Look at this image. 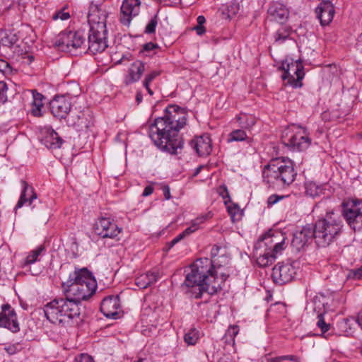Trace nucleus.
Here are the masks:
<instances>
[{"label": "nucleus", "mask_w": 362, "mask_h": 362, "mask_svg": "<svg viewBox=\"0 0 362 362\" xmlns=\"http://www.w3.org/2000/svg\"><path fill=\"white\" fill-rule=\"evenodd\" d=\"M65 298L54 299L45 305L44 313L47 319L55 325H64L80 315L78 304L87 300L97 288L96 281L86 268L75 270L62 284Z\"/></svg>", "instance_id": "1"}, {"label": "nucleus", "mask_w": 362, "mask_h": 362, "mask_svg": "<svg viewBox=\"0 0 362 362\" xmlns=\"http://www.w3.org/2000/svg\"><path fill=\"white\" fill-rule=\"evenodd\" d=\"M187 112L176 105L168 106L163 117L156 118L149 126V136L160 149L177 154L182 149L183 141L180 130L187 122Z\"/></svg>", "instance_id": "2"}, {"label": "nucleus", "mask_w": 362, "mask_h": 362, "mask_svg": "<svg viewBox=\"0 0 362 362\" xmlns=\"http://www.w3.org/2000/svg\"><path fill=\"white\" fill-rule=\"evenodd\" d=\"M214 262L216 263L215 260ZM211 264L213 262H210L209 258L197 259L191 265L190 272L182 284V288H191L190 292L196 298H201L204 293L213 295L221 288V284L216 281L217 272L209 268Z\"/></svg>", "instance_id": "3"}, {"label": "nucleus", "mask_w": 362, "mask_h": 362, "mask_svg": "<svg viewBox=\"0 0 362 362\" xmlns=\"http://www.w3.org/2000/svg\"><path fill=\"white\" fill-rule=\"evenodd\" d=\"M296 175L293 162L284 157L272 159L262 171L264 182L274 189L290 185L294 182Z\"/></svg>", "instance_id": "4"}, {"label": "nucleus", "mask_w": 362, "mask_h": 362, "mask_svg": "<svg viewBox=\"0 0 362 362\" xmlns=\"http://www.w3.org/2000/svg\"><path fill=\"white\" fill-rule=\"evenodd\" d=\"M343 222L334 212L327 213L325 217L311 224L314 240L318 247H325L337 241L343 232Z\"/></svg>", "instance_id": "5"}, {"label": "nucleus", "mask_w": 362, "mask_h": 362, "mask_svg": "<svg viewBox=\"0 0 362 362\" xmlns=\"http://www.w3.org/2000/svg\"><path fill=\"white\" fill-rule=\"evenodd\" d=\"M50 109L52 115L59 119H64L68 116L67 123L70 126H74L79 129L88 128V125L86 122V118L83 112L79 115L74 114L73 112L69 115L71 110V103L64 96H56L50 102Z\"/></svg>", "instance_id": "6"}, {"label": "nucleus", "mask_w": 362, "mask_h": 362, "mask_svg": "<svg viewBox=\"0 0 362 362\" xmlns=\"http://www.w3.org/2000/svg\"><path fill=\"white\" fill-rule=\"evenodd\" d=\"M281 141L285 146L298 151L307 149L311 144L306 129L295 124L283 132Z\"/></svg>", "instance_id": "7"}, {"label": "nucleus", "mask_w": 362, "mask_h": 362, "mask_svg": "<svg viewBox=\"0 0 362 362\" xmlns=\"http://www.w3.org/2000/svg\"><path fill=\"white\" fill-rule=\"evenodd\" d=\"M343 215L353 230H360L362 228V201L350 199L344 202Z\"/></svg>", "instance_id": "8"}, {"label": "nucleus", "mask_w": 362, "mask_h": 362, "mask_svg": "<svg viewBox=\"0 0 362 362\" xmlns=\"http://www.w3.org/2000/svg\"><path fill=\"white\" fill-rule=\"evenodd\" d=\"M274 245L272 250L265 253L259 252V257L257 258V263L259 267H265L273 263L276 255L285 248V238L280 232H270Z\"/></svg>", "instance_id": "9"}, {"label": "nucleus", "mask_w": 362, "mask_h": 362, "mask_svg": "<svg viewBox=\"0 0 362 362\" xmlns=\"http://www.w3.org/2000/svg\"><path fill=\"white\" fill-rule=\"evenodd\" d=\"M85 37L80 32L64 30L60 33L54 40V45L64 52H71L72 49L81 47Z\"/></svg>", "instance_id": "10"}, {"label": "nucleus", "mask_w": 362, "mask_h": 362, "mask_svg": "<svg viewBox=\"0 0 362 362\" xmlns=\"http://www.w3.org/2000/svg\"><path fill=\"white\" fill-rule=\"evenodd\" d=\"M21 185L23 189L16 209L21 208L25 204L28 203L31 206V210L34 214H40L45 209V206L37 200V194L35 192L33 187L30 186L25 180L21 181Z\"/></svg>", "instance_id": "11"}, {"label": "nucleus", "mask_w": 362, "mask_h": 362, "mask_svg": "<svg viewBox=\"0 0 362 362\" xmlns=\"http://www.w3.org/2000/svg\"><path fill=\"white\" fill-rule=\"evenodd\" d=\"M108 13L102 5L91 4L88 15L90 31L107 32L106 20Z\"/></svg>", "instance_id": "12"}, {"label": "nucleus", "mask_w": 362, "mask_h": 362, "mask_svg": "<svg viewBox=\"0 0 362 362\" xmlns=\"http://www.w3.org/2000/svg\"><path fill=\"white\" fill-rule=\"evenodd\" d=\"M284 73L282 75L284 81L287 80V83L293 88H300L303 86L301 80L304 76L303 67L298 61L287 64L286 67L283 64Z\"/></svg>", "instance_id": "13"}, {"label": "nucleus", "mask_w": 362, "mask_h": 362, "mask_svg": "<svg viewBox=\"0 0 362 362\" xmlns=\"http://www.w3.org/2000/svg\"><path fill=\"white\" fill-rule=\"evenodd\" d=\"M295 274L296 269L291 263H278L272 269V278L279 284L291 281Z\"/></svg>", "instance_id": "14"}, {"label": "nucleus", "mask_w": 362, "mask_h": 362, "mask_svg": "<svg viewBox=\"0 0 362 362\" xmlns=\"http://www.w3.org/2000/svg\"><path fill=\"white\" fill-rule=\"evenodd\" d=\"M1 309L0 327L7 328L14 333L18 332L20 327L14 309L9 304L3 305Z\"/></svg>", "instance_id": "15"}, {"label": "nucleus", "mask_w": 362, "mask_h": 362, "mask_svg": "<svg viewBox=\"0 0 362 362\" xmlns=\"http://www.w3.org/2000/svg\"><path fill=\"white\" fill-rule=\"evenodd\" d=\"M107 32L90 31L88 35V51L93 54L103 52L107 47Z\"/></svg>", "instance_id": "16"}, {"label": "nucleus", "mask_w": 362, "mask_h": 362, "mask_svg": "<svg viewBox=\"0 0 362 362\" xmlns=\"http://www.w3.org/2000/svg\"><path fill=\"white\" fill-rule=\"evenodd\" d=\"M313 240L314 235L311 224H307L300 230L296 231L293 234L291 245L297 250H300Z\"/></svg>", "instance_id": "17"}, {"label": "nucleus", "mask_w": 362, "mask_h": 362, "mask_svg": "<svg viewBox=\"0 0 362 362\" xmlns=\"http://www.w3.org/2000/svg\"><path fill=\"white\" fill-rule=\"evenodd\" d=\"M119 310L120 303L118 296L106 297L101 302L100 311L107 318H117L119 314Z\"/></svg>", "instance_id": "18"}, {"label": "nucleus", "mask_w": 362, "mask_h": 362, "mask_svg": "<svg viewBox=\"0 0 362 362\" xmlns=\"http://www.w3.org/2000/svg\"><path fill=\"white\" fill-rule=\"evenodd\" d=\"M141 2L139 0H124L121 6V22L128 25L133 16H136L140 11Z\"/></svg>", "instance_id": "19"}, {"label": "nucleus", "mask_w": 362, "mask_h": 362, "mask_svg": "<svg viewBox=\"0 0 362 362\" xmlns=\"http://www.w3.org/2000/svg\"><path fill=\"white\" fill-rule=\"evenodd\" d=\"M267 13L272 21H276L280 24L286 22L289 16V10L287 6L279 1L272 2Z\"/></svg>", "instance_id": "20"}, {"label": "nucleus", "mask_w": 362, "mask_h": 362, "mask_svg": "<svg viewBox=\"0 0 362 362\" xmlns=\"http://www.w3.org/2000/svg\"><path fill=\"white\" fill-rule=\"evenodd\" d=\"M316 14L322 25H329L334 15V7L330 0H323L316 8Z\"/></svg>", "instance_id": "21"}, {"label": "nucleus", "mask_w": 362, "mask_h": 362, "mask_svg": "<svg viewBox=\"0 0 362 362\" xmlns=\"http://www.w3.org/2000/svg\"><path fill=\"white\" fill-rule=\"evenodd\" d=\"M146 64L140 60L134 62L128 69L124 83L126 86L135 83L141 78L145 71Z\"/></svg>", "instance_id": "22"}, {"label": "nucleus", "mask_w": 362, "mask_h": 362, "mask_svg": "<svg viewBox=\"0 0 362 362\" xmlns=\"http://www.w3.org/2000/svg\"><path fill=\"white\" fill-rule=\"evenodd\" d=\"M190 145L199 156L209 155L212 149L211 139L208 135H203L195 138L191 141Z\"/></svg>", "instance_id": "23"}, {"label": "nucleus", "mask_w": 362, "mask_h": 362, "mask_svg": "<svg viewBox=\"0 0 362 362\" xmlns=\"http://www.w3.org/2000/svg\"><path fill=\"white\" fill-rule=\"evenodd\" d=\"M270 245H274V243L272 238L270 237V232H269L264 235L255 245V252L257 258L259 257V252L265 253L272 250V247Z\"/></svg>", "instance_id": "24"}, {"label": "nucleus", "mask_w": 362, "mask_h": 362, "mask_svg": "<svg viewBox=\"0 0 362 362\" xmlns=\"http://www.w3.org/2000/svg\"><path fill=\"white\" fill-rule=\"evenodd\" d=\"M42 141L47 148L52 149L60 148L63 142L58 134L53 129H50L47 132Z\"/></svg>", "instance_id": "25"}, {"label": "nucleus", "mask_w": 362, "mask_h": 362, "mask_svg": "<svg viewBox=\"0 0 362 362\" xmlns=\"http://www.w3.org/2000/svg\"><path fill=\"white\" fill-rule=\"evenodd\" d=\"M32 93L33 100L31 103L30 112L33 116L40 117L42 115V109L44 106L42 102L44 96L36 90H33Z\"/></svg>", "instance_id": "26"}, {"label": "nucleus", "mask_w": 362, "mask_h": 362, "mask_svg": "<svg viewBox=\"0 0 362 362\" xmlns=\"http://www.w3.org/2000/svg\"><path fill=\"white\" fill-rule=\"evenodd\" d=\"M158 276L155 272L143 274L136 279V285L141 289H144L157 281Z\"/></svg>", "instance_id": "27"}, {"label": "nucleus", "mask_w": 362, "mask_h": 362, "mask_svg": "<svg viewBox=\"0 0 362 362\" xmlns=\"http://www.w3.org/2000/svg\"><path fill=\"white\" fill-rule=\"evenodd\" d=\"M1 42L4 46L11 47L19 40L20 36L18 32L14 30H4L0 35Z\"/></svg>", "instance_id": "28"}, {"label": "nucleus", "mask_w": 362, "mask_h": 362, "mask_svg": "<svg viewBox=\"0 0 362 362\" xmlns=\"http://www.w3.org/2000/svg\"><path fill=\"white\" fill-rule=\"evenodd\" d=\"M221 249V247L218 245H214L211 251V259H209L210 262H214V260L216 263H214L210 264V267L213 271L217 267L219 268L221 264H226L228 263V258L224 255L218 256L219 250Z\"/></svg>", "instance_id": "29"}, {"label": "nucleus", "mask_w": 362, "mask_h": 362, "mask_svg": "<svg viewBox=\"0 0 362 362\" xmlns=\"http://www.w3.org/2000/svg\"><path fill=\"white\" fill-rule=\"evenodd\" d=\"M116 224L110 221L109 218H102L95 224V231L100 235V233H106L108 230L115 231Z\"/></svg>", "instance_id": "30"}, {"label": "nucleus", "mask_w": 362, "mask_h": 362, "mask_svg": "<svg viewBox=\"0 0 362 362\" xmlns=\"http://www.w3.org/2000/svg\"><path fill=\"white\" fill-rule=\"evenodd\" d=\"M236 119L239 122L240 127L244 129H250L256 123L254 117L246 115H240L236 117Z\"/></svg>", "instance_id": "31"}, {"label": "nucleus", "mask_w": 362, "mask_h": 362, "mask_svg": "<svg viewBox=\"0 0 362 362\" xmlns=\"http://www.w3.org/2000/svg\"><path fill=\"white\" fill-rule=\"evenodd\" d=\"M45 250V247L42 245L39 246L35 250H32L30 254L25 258L23 266H28L35 263L38 259V257Z\"/></svg>", "instance_id": "32"}, {"label": "nucleus", "mask_w": 362, "mask_h": 362, "mask_svg": "<svg viewBox=\"0 0 362 362\" xmlns=\"http://www.w3.org/2000/svg\"><path fill=\"white\" fill-rule=\"evenodd\" d=\"M247 139V134L244 129H239L232 131L228 135V141H243Z\"/></svg>", "instance_id": "33"}, {"label": "nucleus", "mask_w": 362, "mask_h": 362, "mask_svg": "<svg viewBox=\"0 0 362 362\" xmlns=\"http://www.w3.org/2000/svg\"><path fill=\"white\" fill-rule=\"evenodd\" d=\"M225 204L227 205V211L230 216L232 221L234 222L236 220L240 219L241 217V212L238 204H228L227 202H225Z\"/></svg>", "instance_id": "34"}, {"label": "nucleus", "mask_w": 362, "mask_h": 362, "mask_svg": "<svg viewBox=\"0 0 362 362\" xmlns=\"http://www.w3.org/2000/svg\"><path fill=\"white\" fill-rule=\"evenodd\" d=\"M206 218V216H200L197 218L195 220L193 221L192 225L187 228L183 232L182 235L185 236V238L194 231H196L199 228V225L203 223Z\"/></svg>", "instance_id": "35"}, {"label": "nucleus", "mask_w": 362, "mask_h": 362, "mask_svg": "<svg viewBox=\"0 0 362 362\" xmlns=\"http://www.w3.org/2000/svg\"><path fill=\"white\" fill-rule=\"evenodd\" d=\"M305 189L306 194L312 197L318 196L320 192V187L312 181H308L305 183Z\"/></svg>", "instance_id": "36"}, {"label": "nucleus", "mask_w": 362, "mask_h": 362, "mask_svg": "<svg viewBox=\"0 0 362 362\" xmlns=\"http://www.w3.org/2000/svg\"><path fill=\"white\" fill-rule=\"evenodd\" d=\"M199 339V332L195 329H190L184 336V340L188 345H194Z\"/></svg>", "instance_id": "37"}, {"label": "nucleus", "mask_w": 362, "mask_h": 362, "mask_svg": "<svg viewBox=\"0 0 362 362\" xmlns=\"http://www.w3.org/2000/svg\"><path fill=\"white\" fill-rule=\"evenodd\" d=\"M68 7L66 6H64L62 8L57 11L52 16L53 21H66L70 18L71 15L69 11H66Z\"/></svg>", "instance_id": "38"}, {"label": "nucleus", "mask_w": 362, "mask_h": 362, "mask_svg": "<svg viewBox=\"0 0 362 362\" xmlns=\"http://www.w3.org/2000/svg\"><path fill=\"white\" fill-rule=\"evenodd\" d=\"M239 332V328L237 325H231L228 327L227 329L226 334H225V338L226 341L228 342V338H230V339L234 343V338Z\"/></svg>", "instance_id": "39"}, {"label": "nucleus", "mask_w": 362, "mask_h": 362, "mask_svg": "<svg viewBox=\"0 0 362 362\" xmlns=\"http://www.w3.org/2000/svg\"><path fill=\"white\" fill-rule=\"evenodd\" d=\"M317 326L321 329L323 333H325L329 329L330 325L327 323L324 318V314H319L317 315Z\"/></svg>", "instance_id": "40"}, {"label": "nucleus", "mask_w": 362, "mask_h": 362, "mask_svg": "<svg viewBox=\"0 0 362 362\" xmlns=\"http://www.w3.org/2000/svg\"><path fill=\"white\" fill-rule=\"evenodd\" d=\"M7 84L3 81H0V104H4L7 101Z\"/></svg>", "instance_id": "41"}, {"label": "nucleus", "mask_w": 362, "mask_h": 362, "mask_svg": "<svg viewBox=\"0 0 362 362\" xmlns=\"http://www.w3.org/2000/svg\"><path fill=\"white\" fill-rule=\"evenodd\" d=\"M158 24V16L156 15L151 19L145 28V33L147 34L153 33Z\"/></svg>", "instance_id": "42"}, {"label": "nucleus", "mask_w": 362, "mask_h": 362, "mask_svg": "<svg viewBox=\"0 0 362 362\" xmlns=\"http://www.w3.org/2000/svg\"><path fill=\"white\" fill-rule=\"evenodd\" d=\"M346 276L348 279L355 280L362 279V267L349 270Z\"/></svg>", "instance_id": "43"}, {"label": "nucleus", "mask_w": 362, "mask_h": 362, "mask_svg": "<svg viewBox=\"0 0 362 362\" xmlns=\"http://www.w3.org/2000/svg\"><path fill=\"white\" fill-rule=\"evenodd\" d=\"M115 230H116L115 231H112L110 230H108L106 233L100 232V236L102 237L103 238H115L121 233V228H119L117 225H116Z\"/></svg>", "instance_id": "44"}, {"label": "nucleus", "mask_w": 362, "mask_h": 362, "mask_svg": "<svg viewBox=\"0 0 362 362\" xmlns=\"http://www.w3.org/2000/svg\"><path fill=\"white\" fill-rule=\"evenodd\" d=\"M160 74V72L158 71H153L148 74H147L143 82L144 86H148V85H150L151 82L158 76H159Z\"/></svg>", "instance_id": "45"}, {"label": "nucleus", "mask_w": 362, "mask_h": 362, "mask_svg": "<svg viewBox=\"0 0 362 362\" xmlns=\"http://www.w3.org/2000/svg\"><path fill=\"white\" fill-rule=\"evenodd\" d=\"M288 196H281L278 194H272L267 199L268 206H272L276 204L279 201L287 197Z\"/></svg>", "instance_id": "46"}, {"label": "nucleus", "mask_w": 362, "mask_h": 362, "mask_svg": "<svg viewBox=\"0 0 362 362\" xmlns=\"http://www.w3.org/2000/svg\"><path fill=\"white\" fill-rule=\"evenodd\" d=\"M76 362H94L93 358L86 354H82L75 358Z\"/></svg>", "instance_id": "47"}, {"label": "nucleus", "mask_w": 362, "mask_h": 362, "mask_svg": "<svg viewBox=\"0 0 362 362\" xmlns=\"http://www.w3.org/2000/svg\"><path fill=\"white\" fill-rule=\"evenodd\" d=\"M289 33L288 31L284 30V33L280 32V30H278L276 33L275 34V40L276 42L281 40L284 41L288 37Z\"/></svg>", "instance_id": "48"}, {"label": "nucleus", "mask_w": 362, "mask_h": 362, "mask_svg": "<svg viewBox=\"0 0 362 362\" xmlns=\"http://www.w3.org/2000/svg\"><path fill=\"white\" fill-rule=\"evenodd\" d=\"M158 47V45L153 42H148L143 47V51L149 52Z\"/></svg>", "instance_id": "49"}, {"label": "nucleus", "mask_w": 362, "mask_h": 362, "mask_svg": "<svg viewBox=\"0 0 362 362\" xmlns=\"http://www.w3.org/2000/svg\"><path fill=\"white\" fill-rule=\"evenodd\" d=\"M4 350L9 354L12 355L17 352L18 349L16 345H9L4 347Z\"/></svg>", "instance_id": "50"}, {"label": "nucleus", "mask_w": 362, "mask_h": 362, "mask_svg": "<svg viewBox=\"0 0 362 362\" xmlns=\"http://www.w3.org/2000/svg\"><path fill=\"white\" fill-rule=\"evenodd\" d=\"M228 10L229 13H232L233 14H236L239 10V6L236 3H232L228 7Z\"/></svg>", "instance_id": "51"}, {"label": "nucleus", "mask_w": 362, "mask_h": 362, "mask_svg": "<svg viewBox=\"0 0 362 362\" xmlns=\"http://www.w3.org/2000/svg\"><path fill=\"white\" fill-rule=\"evenodd\" d=\"M185 238L184 235H182V233L179 234L177 236H176L173 240L170 241L169 243V247H173L175 244H177L179 241L182 240Z\"/></svg>", "instance_id": "52"}, {"label": "nucleus", "mask_w": 362, "mask_h": 362, "mask_svg": "<svg viewBox=\"0 0 362 362\" xmlns=\"http://www.w3.org/2000/svg\"><path fill=\"white\" fill-rule=\"evenodd\" d=\"M162 189H163V194H164L165 198L167 200H169V199L171 198L170 191V187H169V186H168V185H164V186H163V187H162Z\"/></svg>", "instance_id": "53"}, {"label": "nucleus", "mask_w": 362, "mask_h": 362, "mask_svg": "<svg viewBox=\"0 0 362 362\" xmlns=\"http://www.w3.org/2000/svg\"><path fill=\"white\" fill-rule=\"evenodd\" d=\"M153 192V187L151 185L146 186L143 192L142 196L147 197L151 195Z\"/></svg>", "instance_id": "54"}, {"label": "nucleus", "mask_w": 362, "mask_h": 362, "mask_svg": "<svg viewBox=\"0 0 362 362\" xmlns=\"http://www.w3.org/2000/svg\"><path fill=\"white\" fill-rule=\"evenodd\" d=\"M194 30H196L197 35H203L206 30L204 25H197L194 28Z\"/></svg>", "instance_id": "55"}, {"label": "nucleus", "mask_w": 362, "mask_h": 362, "mask_svg": "<svg viewBox=\"0 0 362 362\" xmlns=\"http://www.w3.org/2000/svg\"><path fill=\"white\" fill-rule=\"evenodd\" d=\"M216 269H218L217 267L214 269L215 272H217V275H215V277H218V275L219 274L221 276V282H224L227 278L228 277L229 274H225V273H218V271L216 270ZM216 281L218 283V278H216Z\"/></svg>", "instance_id": "56"}, {"label": "nucleus", "mask_w": 362, "mask_h": 362, "mask_svg": "<svg viewBox=\"0 0 362 362\" xmlns=\"http://www.w3.org/2000/svg\"><path fill=\"white\" fill-rule=\"evenodd\" d=\"M281 361L284 360H289V361H298V359L296 358V356L293 355H288V356H280Z\"/></svg>", "instance_id": "57"}, {"label": "nucleus", "mask_w": 362, "mask_h": 362, "mask_svg": "<svg viewBox=\"0 0 362 362\" xmlns=\"http://www.w3.org/2000/svg\"><path fill=\"white\" fill-rule=\"evenodd\" d=\"M356 321L362 329V310L358 313Z\"/></svg>", "instance_id": "58"}, {"label": "nucleus", "mask_w": 362, "mask_h": 362, "mask_svg": "<svg viewBox=\"0 0 362 362\" xmlns=\"http://www.w3.org/2000/svg\"><path fill=\"white\" fill-rule=\"evenodd\" d=\"M197 21V25H203L206 21V19L203 16H199Z\"/></svg>", "instance_id": "59"}, {"label": "nucleus", "mask_w": 362, "mask_h": 362, "mask_svg": "<svg viewBox=\"0 0 362 362\" xmlns=\"http://www.w3.org/2000/svg\"><path fill=\"white\" fill-rule=\"evenodd\" d=\"M219 193L223 197V198H226V197H228V192L226 187L223 188Z\"/></svg>", "instance_id": "60"}, {"label": "nucleus", "mask_w": 362, "mask_h": 362, "mask_svg": "<svg viewBox=\"0 0 362 362\" xmlns=\"http://www.w3.org/2000/svg\"><path fill=\"white\" fill-rule=\"evenodd\" d=\"M281 359L280 356L267 359V362H281Z\"/></svg>", "instance_id": "61"}, {"label": "nucleus", "mask_w": 362, "mask_h": 362, "mask_svg": "<svg viewBox=\"0 0 362 362\" xmlns=\"http://www.w3.org/2000/svg\"><path fill=\"white\" fill-rule=\"evenodd\" d=\"M204 168L203 165H199V167H197L193 174V176H197L202 170V169Z\"/></svg>", "instance_id": "62"}, {"label": "nucleus", "mask_w": 362, "mask_h": 362, "mask_svg": "<svg viewBox=\"0 0 362 362\" xmlns=\"http://www.w3.org/2000/svg\"><path fill=\"white\" fill-rule=\"evenodd\" d=\"M136 100L138 103H141L142 100V95L140 93H138L136 95Z\"/></svg>", "instance_id": "63"}, {"label": "nucleus", "mask_w": 362, "mask_h": 362, "mask_svg": "<svg viewBox=\"0 0 362 362\" xmlns=\"http://www.w3.org/2000/svg\"><path fill=\"white\" fill-rule=\"evenodd\" d=\"M146 88V89L147 90L148 93H149V95H152L153 94V90L150 88L149 87V85H148V86H144Z\"/></svg>", "instance_id": "64"}]
</instances>
